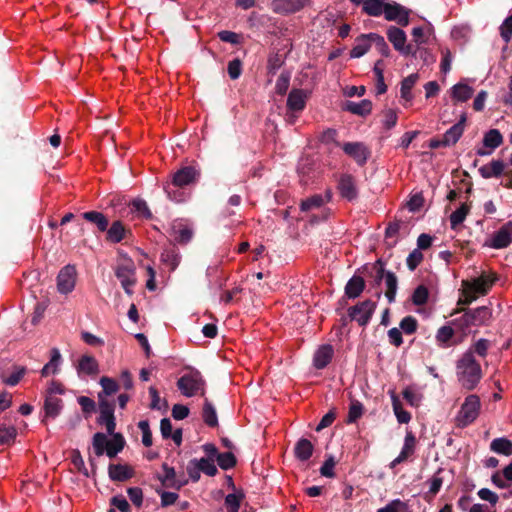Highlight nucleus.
I'll return each instance as SVG.
<instances>
[{
    "label": "nucleus",
    "instance_id": "f257e3e1",
    "mask_svg": "<svg viewBox=\"0 0 512 512\" xmlns=\"http://www.w3.org/2000/svg\"><path fill=\"white\" fill-rule=\"evenodd\" d=\"M457 374L462 386L467 390L474 389L479 383L482 376L481 366L476 361L472 350H468L458 360Z\"/></svg>",
    "mask_w": 512,
    "mask_h": 512
},
{
    "label": "nucleus",
    "instance_id": "f03ea898",
    "mask_svg": "<svg viewBox=\"0 0 512 512\" xmlns=\"http://www.w3.org/2000/svg\"><path fill=\"white\" fill-rule=\"evenodd\" d=\"M111 438L104 433L97 432L94 434L92 439V447L94 454L97 457L103 456L106 454L109 458L115 457L125 446L124 437L119 434L113 432V434H109Z\"/></svg>",
    "mask_w": 512,
    "mask_h": 512
},
{
    "label": "nucleus",
    "instance_id": "7ed1b4c3",
    "mask_svg": "<svg viewBox=\"0 0 512 512\" xmlns=\"http://www.w3.org/2000/svg\"><path fill=\"white\" fill-rule=\"evenodd\" d=\"M190 372L181 376L177 381V388L182 395L186 397H193L200 393L201 396L205 395L206 382L197 369L189 368Z\"/></svg>",
    "mask_w": 512,
    "mask_h": 512
},
{
    "label": "nucleus",
    "instance_id": "20e7f679",
    "mask_svg": "<svg viewBox=\"0 0 512 512\" xmlns=\"http://www.w3.org/2000/svg\"><path fill=\"white\" fill-rule=\"evenodd\" d=\"M480 407L479 397L475 394L468 395L455 417L456 426L465 428L472 424L479 415Z\"/></svg>",
    "mask_w": 512,
    "mask_h": 512
},
{
    "label": "nucleus",
    "instance_id": "39448f33",
    "mask_svg": "<svg viewBox=\"0 0 512 512\" xmlns=\"http://www.w3.org/2000/svg\"><path fill=\"white\" fill-rule=\"evenodd\" d=\"M376 307L377 303L375 301L366 299L349 307L347 315L350 321H355L359 326L365 327L370 322Z\"/></svg>",
    "mask_w": 512,
    "mask_h": 512
},
{
    "label": "nucleus",
    "instance_id": "423d86ee",
    "mask_svg": "<svg viewBox=\"0 0 512 512\" xmlns=\"http://www.w3.org/2000/svg\"><path fill=\"white\" fill-rule=\"evenodd\" d=\"M200 177V171L193 166H184L177 170L173 175L170 183L164 185V189L168 196L171 197L170 186L183 188L188 185L194 184Z\"/></svg>",
    "mask_w": 512,
    "mask_h": 512
},
{
    "label": "nucleus",
    "instance_id": "0eeeda50",
    "mask_svg": "<svg viewBox=\"0 0 512 512\" xmlns=\"http://www.w3.org/2000/svg\"><path fill=\"white\" fill-rule=\"evenodd\" d=\"M497 279V275L494 273L490 275L483 273L471 280H463L462 287H468V291H472L477 297L485 296L489 293Z\"/></svg>",
    "mask_w": 512,
    "mask_h": 512
},
{
    "label": "nucleus",
    "instance_id": "6e6552de",
    "mask_svg": "<svg viewBox=\"0 0 512 512\" xmlns=\"http://www.w3.org/2000/svg\"><path fill=\"white\" fill-rule=\"evenodd\" d=\"M99 402V417L98 423L106 427L108 434H113L115 431V417L114 409L115 404L113 401L102 400V396L98 395Z\"/></svg>",
    "mask_w": 512,
    "mask_h": 512
},
{
    "label": "nucleus",
    "instance_id": "1a4fd4ad",
    "mask_svg": "<svg viewBox=\"0 0 512 512\" xmlns=\"http://www.w3.org/2000/svg\"><path fill=\"white\" fill-rule=\"evenodd\" d=\"M512 243V221H508L497 230L484 246L493 249H503Z\"/></svg>",
    "mask_w": 512,
    "mask_h": 512
},
{
    "label": "nucleus",
    "instance_id": "9d476101",
    "mask_svg": "<svg viewBox=\"0 0 512 512\" xmlns=\"http://www.w3.org/2000/svg\"><path fill=\"white\" fill-rule=\"evenodd\" d=\"M410 10L397 2H387L384 17L387 21H396L400 26L409 24Z\"/></svg>",
    "mask_w": 512,
    "mask_h": 512
},
{
    "label": "nucleus",
    "instance_id": "9b49d317",
    "mask_svg": "<svg viewBox=\"0 0 512 512\" xmlns=\"http://www.w3.org/2000/svg\"><path fill=\"white\" fill-rule=\"evenodd\" d=\"M76 283V269L73 265L64 266L57 276V289L61 294L70 293Z\"/></svg>",
    "mask_w": 512,
    "mask_h": 512
},
{
    "label": "nucleus",
    "instance_id": "f8f14e48",
    "mask_svg": "<svg viewBox=\"0 0 512 512\" xmlns=\"http://www.w3.org/2000/svg\"><path fill=\"white\" fill-rule=\"evenodd\" d=\"M342 149L358 165L363 166L370 157V150L361 142H347L342 145Z\"/></svg>",
    "mask_w": 512,
    "mask_h": 512
},
{
    "label": "nucleus",
    "instance_id": "ddd939ff",
    "mask_svg": "<svg viewBox=\"0 0 512 512\" xmlns=\"http://www.w3.org/2000/svg\"><path fill=\"white\" fill-rule=\"evenodd\" d=\"M310 4V0H273L272 10L281 15L295 14Z\"/></svg>",
    "mask_w": 512,
    "mask_h": 512
},
{
    "label": "nucleus",
    "instance_id": "4468645a",
    "mask_svg": "<svg viewBox=\"0 0 512 512\" xmlns=\"http://www.w3.org/2000/svg\"><path fill=\"white\" fill-rule=\"evenodd\" d=\"M337 189L341 197L347 201H354L358 197L355 178L350 174H343L340 176Z\"/></svg>",
    "mask_w": 512,
    "mask_h": 512
},
{
    "label": "nucleus",
    "instance_id": "2eb2a0df",
    "mask_svg": "<svg viewBox=\"0 0 512 512\" xmlns=\"http://www.w3.org/2000/svg\"><path fill=\"white\" fill-rule=\"evenodd\" d=\"M473 326H486L492 320V309L489 306H480L475 309L467 308Z\"/></svg>",
    "mask_w": 512,
    "mask_h": 512
},
{
    "label": "nucleus",
    "instance_id": "dca6fc26",
    "mask_svg": "<svg viewBox=\"0 0 512 512\" xmlns=\"http://www.w3.org/2000/svg\"><path fill=\"white\" fill-rule=\"evenodd\" d=\"M366 287V282L363 277L353 275L345 285L344 293L348 299L358 298Z\"/></svg>",
    "mask_w": 512,
    "mask_h": 512
},
{
    "label": "nucleus",
    "instance_id": "f3484780",
    "mask_svg": "<svg viewBox=\"0 0 512 512\" xmlns=\"http://www.w3.org/2000/svg\"><path fill=\"white\" fill-rule=\"evenodd\" d=\"M307 94L302 89H292L287 98V108L293 112H300L306 106Z\"/></svg>",
    "mask_w": 512,
    "mask_h": 512
},
{
    "label": "nucleus",
    "instance_id": "a211bd4d",
    "mask_svg": "<svg viewBox=\"0 0 512 512\" xmlns=\"http://www.w3.org/2000/svg\"><path fill=\"white\" fill-rule=\"evenodd\" d=\"M333 354L334 350L331 345H322L314 354V367L317 369H324L331 362Z\"/></svg>",
    "mask_w": 512,
    "mask_h": 512
},
{
    "label": "nucleus",
    "instance_id": "6ab92c4d",
    "mask_svg": "<svg viewBox=\"0 0 512 512\" xmlns=\"http://www.w3.org/2000/svg\"><path fill=\"white\" fill-rule=\"evenodd\" d=\"M343 110L364 117L371 113L372 102L368 99H363L360 102L346 101Z\"/></svg>",
    "mask_w": 512,
    "mask_h": 512
},
{
    "label": "nucleus",
    "instance_id": "aec40b11",
    "mask_svg": "<svg viewBox=\"0 0 512 512\" xmlns=\"http://www.w3.org/2000/svg\"><path fill=\"white\" fill-rule=\"evenodd\" d=\"M314 446L310 440L300 438L294 447V456L302 462L309 460L313 454Z\"/></svg>",
    "mask_w": 512,
    "mask_h": 512
},
{
    "label": "nucleus",
    "instance_id": "412c9836",
    "mask_svg": "<svg viewBox=\"0 0 512 512\" xmlns=\"http://www.w3.org/2000/svg\"><path fill=\"white\" fill-rule=\"evenodd\" d=\"M62 364V357L60 351L57 348H53L51 350V357L48 363L44 365L41 370L42 377H47L49 375H55L59 372L60 366Z\"/></svg>",
    "mask_w": 512,
    "mask_h": 512
},
{
    "label": "nucleus",
    "instance_id": "4be33fe9",
    "mask_svg": "<svg viewBox=\"0 0 512 512\" xmlns=\"http://www.w3.org/2000/svg\"><path fill=\"white\" fill-rule=\"evenodd\" d=\"M387 38L389 42L393 45L394 49L399 52V50L404 49V45L406 44L407 36L406 33L396 27V26H390L387 29Z\"/></svg>",
    "mask_w": 512,
    "mask_h": 512
},
{
    "label": "nucleus",
    "instance_id": "5701e85b",
    "mask_svg": "<svg viewBox=\"0 0 512 512\" xmlns=\"http://www.w3.org/2000/svg\"><path fill=\"white\" fill-rule=\"evenodd\" d=\"M115 275L120 280L121 286L128 293V266L126 264L125 254L119 251V258L115 266Z\"/></svg>",
    "mask_w": 512,
    "mask_h": 512
},
{
    "label": "nucleus",
    "instance_id": "b1692460",
    "mask_svg": "<svg viewBox=\"0 0 512 512\" xmlns=\"http://www.w3.org/2000/svg\"><path fill=\"white\" fill-rule=\"evenodd\" d=\"M505 169V164L501 160H492L489 165H484L479 169L480 175L489 179L492 177L498 178L500 177Z\"/></svg>",
    "mask_w": 512,
    "mask_h": 512
},
{
    "label": "nucleus",
    "instance_id": "393cba45",
    "mask_svg": "<svg viewBox=\"0 0 512 512\" xmlns=\"http://www.w3.org/2000/svg\"><path fill=\"white\" fill-rule=\"evenodd\" d=\"M77 370L79 375H96L99 372V365L95 358L84 355L79 359Z\"/></svg>",
    "mask_w": 512,
    "mask_h": 512
},
{
    "label": "nucleus",
    "instance_id": "a878e982",
    "mask_svg": "<svg viewBox=\"0 0 512 512\" xmlns=\"http://www.w3.org/2000/svg\"><path fill=\"white\" fill-rule=\"evenodd\" d=\"M371 45H372V42L370 41L369 33L361 34L360 36H358L356 38V43L350 51V56L352 58L362 57L369 51Z\"/></svg>",
    "mask_w": 512,
    "mask_h": 512
},
{
    "label": "nucleus",
    "instance_id": "bb28decb",
    "mask_svg": "<svg viewBox=\"0 0 512 512\" xmlns=\"http://www.w3.org/2000/svg\"><path fill=\"white\" fill-rule=\"evenodd\" d=\"M391 402L394 414L397 418V421L401 424H407L411 420V414L403 409V405L398 397V395L394 392H390Z\"/></svg>",
    "mask_w": 512,
    "mask_h": 512
},
{
    "label": "nucleus",
    "instance_id": "cd10ccee",
    "mask_svg": "<svg viewBox=\"0 0 512 512\" xmlns=\"http://www.w3.org/2000/svg\"><path fill=\"white\" fill-rule=\"evenodd\" d=\"M202 419L204 423L211 428L218 426V416L216 409L208 398L204 399L202 408Z\"/></svg>",
    "mask_w": 512,
    "mask_h": 512
},
{
    "label": "nucleus",
    "instance_id": "c85d7f7f",
    "mask_svg": "<svg viewBox=\"0 0 512 512\" xmlns=\"http://www.w3.org/2000/svg\"><path fill=\"white\" fill-rule=\"evenodd\" d=\"M386 4V0H366L362 11L368 16L379 17L385 13Z\"/></svg>",
    "mask_w": 512,
    "mask_h": 512
},
{
    "label": "nucleus",
    "instance_id": "c756f323",
    "mask_svg": "<svg viewBox=\"0 0 512 512\" xmlns=\"http://www.w3.org/2000/svg\"><path fill=\"white\" fill-rule=\"evenodd\" d=\"M62 407V400L60 398L56 396L46 395L44 409L47 417H57L60 414Z\"/></svg>",
    "mask_w": 512,
    "mask_h": 512
},
{
    "label": "nucleus",
    "instance_id": "7c9ffc66",
    "mask_svg": "<svg viewBox=\"0 0 512 512\" xmlns=\"http://www.w3.org/2000/svg\"><path fill=\"white\" fill-rule=\"evenodd\" d=\"M385 297L387 298L388 302L391 304L395 302L396 293L398 289V278L395 275L394 272L388 271L386 273V279H385Z\"/></svg>",
    "mask_w": 512,
    "mask_h": 512
},
{
    "label": "nucleus",
    "instance_id": "2f4dec72",
    "mask_svg": "<svg viewBox=\"0 0 512 512\" xmlns=\"http://www.w3.org/2000/svg\"><path fill=\"white\" fill-rule=\"evenodd\" d=\"M162 468L165 472V475L162 478H160V480L164 486L176 488L179 490L182 486H184L187 483V481L180 482L175 480L176 472L173 467H170L166 463H164L162 465Z\"/></svg>",
    "mask_w": 512,
    "mask_h": 512
},
{
    "label": "nucleus",
    "instance_id": "473e14b6",
    "mask_svg": "<svg viewBox=\"0 0 512 512\" xmlns=\"http://www.w3.org/2000/svg\"><path fill=\"white\" fill-rule=\"evenodd\" d=\"M461 312H463V314L459 317L454 318L451 321V324L453 326H455L457 329L461 330L463 333H466V330L469 327L473 326L467 308H464V307L459 308V309L455 310L451 315H455V314L461 313Z\"/></svg>",
    "mask_w": 512,
    "mask_h": 512
},
{
    "label": "nucleus",
    "instance_id": "72a5a7b5",
    "mask_svg": "<svg viewBox=\"0 0 512 512\" xmlns=\"http://www.w3.org/2000/svg\"><path fill=\"white\" fill-rule=\"evenodd\" d=\"M490 449L498 454L504 455V456H511L512 455V441L505 438H495L490 443Z\"/></svg>",
    "mask_w": 512,
    "mask_h": 512
},
{
    "label": "nucleus",
    "instance_id": "f704fd0d",
    "mask_svg": "<svg viewBox=\"0 0 512 512\" xmlns=\"http://www.w3.org/2000/svg\"><path fill=\"white\" fill-rule=\"evenodd\" d=\"M160 259L171 271L175 270L180 263V255L175 247L165 249Z\"/></svg>",
    "mask_w": 512,
    "mask_h": 512
},
{
    "label": "nucleus",
    "instance_id": "c9c22d12",
    "mask_svg": "<svg viewBox=\"0 0 512 512\" xmlns=\"http://www.w3.org/2000/svg\"><path fill=\"white\" fill-rule=\"evenodd\" d=\"M102 387V391L98 395L102 396V400H107L108 396L114 395L119 391V385L117 381L110 377H102L99 381Z\"/></svg>",
    "mask_w": 512,
    "mask_h": 512
},
{
    "label": "nucleus",
    "instance_id": "e433bc0d",
    "mask_svg": "<svg viewBox=\"0 0 512 512\" xmlns=\"http://www.w3.org/2000/svg\"><path fill=\"white\" fill-rule=\"evenodd\" d=\"M473 88L465 83H457L452 87L451 96L454 100L459 102H466L471 98Z\"/></svg>",
    "mask_w": 512,
    "mask_h": 512
},
{
    "label": "nucleus",
    "instance_id": "4c0bfd02",
    "mask_svg": "<svg viewBox=\"0 0 512 512\" xmlns=\"http://www.w3.org/2000/svg\"><path fill=\"white\" fill-rule=\"evenodd\" d=\"M418 79L419 75L417 73H413L402 80L400 92L401 98H403L405 101L410 102L412 100L413 96L411 90Z\"/></svg>",
    "mask_w": 512,
    "mask_h": 512
},
{
    "label": "nucleus",
    "instance_id": "58836bf2",
    "mask_svg": "<svg viewBox=\"0 0 512 512\" xmlns=\"http://www.w3.org/2000/svg\"><path fill=\"white\" fill-rule=\"evenodd\" d=\"M172 238L180 244H187L193 237V231L188 226L178 225L172 229Z\"/></svg>",
    "mask_w": 512,
    "mask_h": 512
},
{
    "label": "nucleus",
    "instance_id": "ea45409f",
    "mask_svg": "<svg viewBox=\"0 0 512 512\" xmlns=\"http://www.w3.org/2000/svg\"><path fill=\"white\" fill-rule=\"evenodd\" d=\"M83 218L91 223H94L99 231L104 232L108 228V219L101 212L88 211L83 213Z\"/></svg>",
    "mask_w": 512,
    "mask_h": 512
},
{
    "label": "nucleus",
    "instance_id": "a19ab883",
    "mask_svg": "<svg viewBox=\"0 0 512 512\" xmlns=\"http://www.w3.org/2000/svg\"><path fill=\"white\" fill-rule=\"evenodd\" d=\"M503 143V136L498 129H490L484 134L483 145L491 150L496 149Z\"/></svg>",
    "mask_w": 512,
    "mask_h": 512
},
{
    "label": "nucleus",
    "instance_id": "79ce46f5",
    "mask_svg": "<svg viewBox=\"0 0 512 512\" xmlns=\"http://www.w3.org/2000/svg\"><path fill=\"white\" fill-rule=\"evenodd\" d=\"M363 413H364L363 404L356 399H351L346 423L352 424V423L357 422L362 417Z\"/></svg>",
    "mask_w": 512,
    "mask_h": 512
},
{
    "label": "nucleus",
    "instance_id": "37998d69",
    "mask_svg": "<svg viewBox=\"0 0 512 512\" xmlns=\"http://www.w3.org/2000/svg\"><path fill=\"white\" fill-rule=\"evenodd\" d=\"M416 446V437L412 432H407L405 439H404V445L402 447V450L400 454L398 455L403 461H406L410 456L414 454Z\"/></svg>",
    "mask_w": 512,
    "mask_h": 512
},
{
    "label": "nucleus",
    "instance_id": "c03bdc74",
    "mask_svg": "<svg viewBox=\"0 0 512 512\" xmlns=\"http://www.w3.org/2000/svg\"><path fill=\"white\" fill-rule=\"evenodd\" d=\"M106 231L107 239L112 243H119L125 236V228L120 221H114Z\"/></svg>",
    "mask_w": 512,
    "mask_h": 512
},
{
    "label": "nucleus",
    "instance_id": "a18cd8bd",
    "mask_svg": "<svg viewBox=\"0 0 512 512\" xmlns=\"http://www.w3.org/2000/svg\"><path fill=\"white\" fill-rule=\"evenodd\" d=\"M463 130L460 125H453L443 135L444 147L455 145L463 134Z\"/></svg>",
    "mask_w": 512,
    "mask_h": 512
},
{
    "label": "nucleus",
    "instance_id": "49530a36",
    "mask_svg": "<svg viewBox=\"0 0 512 512\" xmlns=\"http://www.w3.org/2000/svg\"><path fill=\"white\" fill-rule=\"evenodd\" d=\"M469 210V205L464 203L450 215L449 220L452 229H456L458 225L463 223L469 213Z\"/></svg>",
    "mask_w": 512,
    "mask_h": 512
},
{
    "label": "nucleus",
    "instance_id": "de8ad7c7",
    "mask_svg": "<svg viewBox=\"0 0 512 512\" xmlns=\"http://www.w3.org/2000/svg\"><path fill=\"white\" fill-rule=\"evenodd\" d=\"M324 203H325L324 197L320 194H315L311 197H308V198L302 200L300 203V209L303 212H307L312 209L321 207L322 205H324Z\"/></svg>",
    "mask_w": 512,
    "mask_h": 512
},
{
    "label": "nucleus",
    "instance_id": "09e8293b",
    "mask_svg": "<svg viewBox=\"0 0 512 512\" xmlns=\"http://www.w3.org/2000/svg\"><path fill=\"white\" fill-rule=\"evenodd\" d=\"M370 41L372 42V45L375 46L377 51L383 56V57H389L390 56V48L388 44L386 43L383 36L377 34V33H369Z\"/></svg>",
    "mask_w": 512,
    "mask_h": 512
},
{
    "label": "nucleus",
    "instance_id": "8fccbe9b",
    "mask_svg": "<svg viewBox=\"0 0 512 512\" xmlns=\"http://www.w3.org/2000/svg\"><path fill=\"white\" fill-rule=\"evenodd\" d=\"M216 461L219 467L223 470L232 469L237 464L236 456L231 451L219 453Z\"/></svg>",
    "mask_w": 512,
    "mask_h": 512
},
{
    "label": "nucleus",
    "instance_id": "3c124183",
    "mask_svg": "<svg viewBox=\"0 0 512 512\" xmlns=\"http://www.w3.org/2000/svg\"><path fill=\"white\" fill-rule=\"evenodd\" d=\"M315 162L312 157L304 156L302 157L297 166V171L299 175L303 177H309L310 174L314 171Z\"/></svg>",
    "mask_w": 512,
    "mask_h": 512
},
{
    "label": "nucleus",
    "instance_id": "603ef678",
    "mask_svg": "<svg viewBox=\"0 0 512 512\" xmlns=\"http://www.w3.org/2000/svg\"><path fill=\"white\" fill-rule=\"evenodd\" d=\"M130 204H132L134 211L137 213L139 217L144 219L152 218V213L145 200L141 198H136Z\"/></svg>",
    "mask_w": 512,
    "mask_h": 512
},
{
    "label": "nucleus",
    "instance_id": "864d4df0",
    "mask_svg": "<svg viewBox=\"0 0 512 512\" xmlns=\"http://www.w3.org/2000/svg\"><path fill=\"white\" fill-rule=\"evenodd\" d=\"M429 297V291L426 286L419 285L411 296V300L414 305L422 306L427 303Z\"/></svg>",
    "mask_w": 512,
    "mask_h": 512
},
{
    "label": "nucleus",
    "instance_id": "5fc2aeb1",
    "mask_svg": "<svg viewBox=\"0 0 512 512\" xmlns=\"http://www.w3.org/2000/svg\"><path fill=\"white\" fill-rule=\"evenodd\" d=\"M196 464L198 465V469L208 476L213 477L218 473L214 460L200 458L196 459Z\"/></svg>",
    "mask_w": 512,
    "mask_h": 512
},
{
    "label": "nucleus",
    "instance_id": "6e6d98bb",
    "mask_svg": "<svg viewBox=\"0 0 512 512\" xmlns=\"http://www.w3.org/2000/svg\"><path fill=\"white\" fill-rule=\"evenodd\" d=\"M453 335L454 331L450 326H442L437 331L436 340L440 346L447 347Z\"/></svg>",
    "mask_w": 512,
    "mask_h": 512
},
{
    "label": "nucleus",
    "instance_id": "4d7b16f0",
    "mask_svg": "<svg viewBox=\"0 0 512 512\" xmlns=\"http://www.w3.org/2000/svg\"><path fill=\"white\" fill-rule=\"evenodd\" d=\"M109 476L112 480L125 481L128 479V467L125 465H110Z\"/></svg>",
    "mask_w": 512,
    "mask_h": 512
},
{
    "label": "nucleus",
    "instance_id": "13d9d810",
    "mask_svg": "<svg viewBox=\"0 0 512 512\" xmlns=\"http://www.w3.org/2000/svg\"><path fill=\"white\" fill-rule=\"evenodd\" d=\"M399 327L405 334H414L418 328V321L414 316H405L400 321Z\"/></svg>",
    "mask_w": 512,
    "mask_h": 512
},
{
    "label": "nucleus",
    "instance_id": "bf43d9fd",
    "mask_svg": "<svg viewBox=\"0 0 512 512\" xmlns=\"http://www.w3.org/2000/svg\"><path fill=\"white\" fill-rule=\"evenodd\" d=\"M284 64L282 56L278 52L271 53L267 61V70L269 74H275Z\"/></svg>",
    "mask_w": 512,
    "mask_h": 512
},
{
    "label": "nucleus",
    "instance_id": "052dcab7",
    "mask_svg": "<svg viewBox=\"0 0 512 512\" xmlns=\"http://www.w3.org/2000/svg\"><path fill=\"white\" fill-rule=\"evenodd\" d=\"M499 31L503 41L508 44L512 39V14L502 22Z\"/></svg>",
    "mask_w": 512,
    "mask_h": 512
},
{
    "label": "nucleus",
    "instance_id": "680f3d73",
    "mask_svg": "<svg viewBox=\"0 0 512 512\" xmlns=\"http://www.w3.org/2000/svg\"><path fill=\"white\" fill-rule=\"evenodd\" d=\"M423 259V253L419 249H414L406 259L408 269L414 271L421 264Z\"/></svg>",
    "mask_w": 512,
    "mask_h": 512
},
{
    "label": "nucleus",
    "instance_id": "e2e57ef3",
    "mask_svg": "<svg viewBox=\"0 0 512 512\" xmlns=\"http://www.w3.org/2000/svg\"><path fill=\"white\" fill-rule=\"evenodd\" d=\"M290 73L282 72L278 77L275 85V90L278 95L286 94L290 84Z\"/></svg>",
    "mask_w": 512,
    "mask_h": 512
},
{
    "label": "nucleus",
    "instance_id": "0e129e2a",
    "mask_svg": "<svg viewBox=\"0 0 512 512\" xmlns=\"http://www.w3.org/2000/svg\"><path fill=\"white\" fill-rule=\"evenodd\" d=\"M17 435V431L15 427L13 426H1L0 427V444H10L14 441L15 437Z\"/></svg>",
    "mask_w": 512,
    "mask_h": 512
},
{
    "label": "nucleus",
    "instance_id": "69168bd1",
    "mask_svg": "<svg viewBox=\"0 0 512 512\" xmlns=\"http://www.w3.org/2000/svg\"><path fill=\"white\" fill-rule=\"evenodd\" d=\"M227 72L232 80L238 79L242 74V61L239 58L229 61Z\"/></svg>",
    "mask_w": 512,
    "mask_h": 512
},
{
    "label": "nucleus",
    "instance_id": "338daca9",
    "mask_svg": "<svg viewBox=\"0 0 512 512\" xmlns=\"http://www.w3.org/2000/svg\"><path fill=\"white\" fill-rule=\"evenodd\" d=\"M245 498L243 491L230 493L225 497V506L227 508H240L242 500Z\"/></svg>",
    "mask_w": 512,
    "mask_h": 512
},
{
    "label": "nucleus",
    "instance_id": "774afa93",
    "mask_svg": "<svg viewBox=\"0 0 512 512\" xmlns=\"http://www.w3.org/2000/svg\"><path fill=\"white\" fill-rule=\"evenodd\" d=\"M335 465H336V461L334 459V456L329 455L320 468V474L327 478L335 477V472H334Z\"/></svg>",
    "mask_w": 512,
    "mask_h": 512
}]
</instances>
